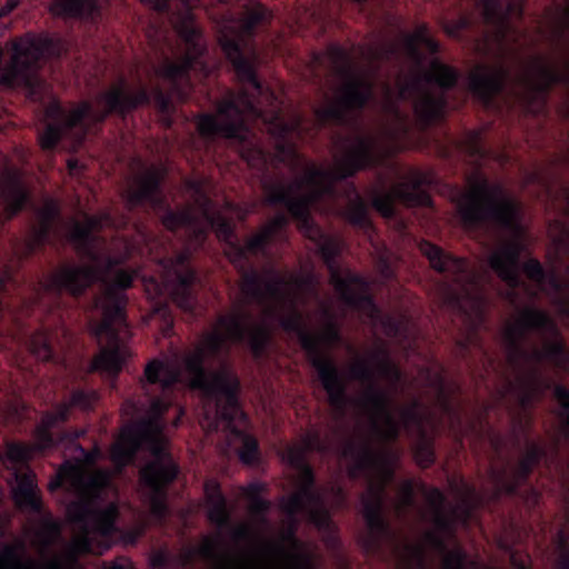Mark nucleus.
<instances>
[{"label": "nucleus", "instance_id": "nucleus-1", "mask_svg": "<svg viewBox=\"0 0 569 569\" xmlns=\"http://www.w3.org/2000/svg\"><path fill=\"white\" fill-rule=\"evenodd\" d=\"M219 114L221 120L209 112L197 117L196 126L200 137L208 142L221 138L239 144L243 160L262 176L261 187L266 202L287 210V213H277L261 231L273 240L288 226L290 216L297 221L301 233L315 244L340 300L368 319L380 320L381 310L370 293V283L365 277L349 269L342 272L338 263L340 240L325 232L310 214L311 207L322 202L336 204L339 199H343L346 204L339 209L340 217L365 232L373 229L369 204L350 179L360 171L379 167L382 162L377 138L360 131L339 138L335 169L310 166L302 177L289 182L269 177L270 154L254 141V134L243 121L237 101H224L219 107Z\"/></svg>", "mask_w": 569, "mask_h": 569}, {"label": "nucleus", "instance_id": "nucleus-2", "mask_svg": "<svg viewBox=\"0 0 569 569\" xmlns=\"http://www.w3.org/2000/svg\"><path fill=\"white\" fill-rule=\"evenodd\" d=\"M181 381V369L171 359L153 358L144 367L140 379L141 389L148 399L124 401L126 415H139L126 425L110 448V460L121 471L134 462L138 452L146 448L152 460L140 470V479L174 481L179 466L173 460L162 437L164 415L171 407V393Z\"/></svg>", "mask_w": 569, "mask_h": 569}, {"label": "nucleus", "instance_id": "nucleus-3", "mask_svg": "<svg viewBox=\"0 0 569 569\" xmlns=\"http://www.w3.org/2000/svg\"><path fill=\"white\" fill-rule=\"evenodd\" d=\"M270 11L261 3L248 7L240 18V31L234 29L221 30L218 42L227 60L242 84H248L252 91L242 88L238 94H230L219 101L217 112L213 113L221 120L219 107L228 100L237 101L242 111L243 121L248 120L261 124L274 142V158L279 163L296 169L301 161L296 144L291 140L293 132L300 128V121H288L281 108L273 107L266 110L260 104V97L264 94V88L258 78L256 64L257 53L254 49L246 52L247 40L256 36L257 29L269 23Z\"/></svg>", "mask_w": 569, "mask_h": 569}, {"label": "nucleus", "instance_id": "nucleus-4", "mask_svg": "<svg viewBox=\"0 0 569 569\" xmlns=\"http://www.w3.org/2000/svg\"><path fill=\"white\" fill-rule=\"evenodd\" d=\"M67 485L80 489L79 499L71 501L67 507L69 518L80 528V535L67 547L64 556L51 560L43 568L31 558L23 559L20 552L23 548L21 542H0V569H81L79 557L93 550L91 536L110 539L118 532L117 503L110 502L104 508L97 506L110 486V478L107 475L99 472L84 479L77 467L66 463L50 482L49 489L56 490Z\"/></svg>", "mask_w": 569, "mask_h": 569}, {"label": "nucleus", "instance_id": "nucleus-5", "mask_svg": "<svg viewBox=\"0 0 569 569\" xmlns=\"http://www.w3.org/2000/svg\"><path fill=\"white\" fill-rule=\"evenodd\" d=\"M341 456L352 461L349 469V476L352 479L363 476L371 480L376 471H383L388 479L393 477L388 461V452L376 448L368 436H361L358 440H346ZM360 500L362 517L367 526V533L361 539L362 547L367 553H381L383 545L396 539L391 523L385 515L386 481H370L367 492L361 496Z\"/></svg>", "mask_w": 569, "mask_h": 569}, {"label": "nucleus", "instance_id": "nucleus-6", "mask_svg": "<svg viewBox=\"0 0 569 569\" xmlns=\"http://www.w3.org/2000/svg\"><path fill=\"white\" fill-rule=\"evenodd\" d=\"M217 325L223 332L216 330L208 333L201 345L183 356L182 366L189 387L203 392L208 397L216 398V406H218L220 417L228 422H232L240 412V379L227 360L220 361L219 369L217 370L208 369L206 363L209 358L219 359L222 353H229L230 347L227 345V341L243 345L249 350L250 348L246 341H233L229 337L227 329L219 323V317L217 318Z\"/></svg>", "mask_w": 569, "mask_h": 569}, {"label": "nucleus", "instance_id": "nucleus-7", "mask_svg": "<svg viewBox=\"0 0 569 569\" xmlns=\"http://www.w3.org/2000/svg\"><path fill=\"white\" fill-rule=\"evenodd\" d=\"M114 262L112 258L106 257V268L101 267L103 276L98 282L106 286L101 302L102 319L92 326V333L99 341H103L104 346L100 348L90 365L91 371L100 372L111 380L117 379L130 357L129 348L116 326H126L127 296L123 291L132 286L134 279L133 271L120 269L112 280L107 282L106 272L113 267Z\"/></svg>", "mask_w": 569, "mask_h": 569}, {"label": "nucleus", "instance_id": "nucleus-8", "mask_svg": "<svg viewBox=\"0 0 569 569\" xmlns=\"http://www.w3.org/2000/svg\"><path fill=\"white\" fill-rule=\"evenodd\" d=\"M508 360L520 369L523 360L537 365L548 360L557 369L569 371V349L557 323L549 313L536 307H526L517 321L503 332Z\"/></svg>", "mask_w": 569, "mask_h": 569}, {"label": "nucleus", "instance_id": "nucleus-9", "mask_svg": "<svg viewBox=\"0 0 569 569\" xmlns=\"http://www.w3.org/2000/svg\"><path fill=\"white\" fill-rule=\"evenodd\" d=\"M101 228V220L87 217L84 222L74 221L69 232V239L80 254L88 258L90 264L64 263L38 283L34 303L42 306L43 298L54 299L57 308L63 293L72 298L81 297L91 286L102 279V256L96 250L94 230Z\"/></svg>", "mask_w": 569, "mask_h": 569}, {"label": "nucleus", "instance_id": "nucleus-10", "mask_svg": "<svg viewBox=\"0 0 569 569\" xmlns=\"http://www.w3.org/2000/svg\"><path fill=\"white\" fill-rule=\"evenodd\" d=\"M469 186L458 204L465 228L478 230L493 227L512 233L519 229L521 204L503 184L492 183L481 172H476L469 178Z\"/></svg>", "mask_w": 569, "mask_h": 569}, {"label": "nucleus", "instance_id": "nucleus-11", "mask_svg": "<svg viewBox=\"0 0 569 569\" xmlns=\"http://www.w3.org/2000/svg\"><path fill=\"white\" fill-rule=\"evenodd\" d=\"M111 87L98 97L101 109H94L90 102L83 101L71 110L62 123H48L39 133V143L44 151H53L62 137L72 134L77 143H82L91 124L103 123L111 114L126 118L131 110L149 101L144 89L137 93L127 92L123 87Z\"/></svg>", "mask_w": 569, "mask_h": 569}, {"label": "nucleus", "instance_id": "nucleus-12", "mask_svg": "<svg viewBox=\"0 0 569 569\" xmlns=\"http://www.w3.org/2000/svg\"><path fill=\"white\" fill-rule=\"evenodd\" d=\"M33 439L34 443L32 445L9 443L2 460L4 463L9 462L14 469L16 486L12 488V499L17 509L28 516L36 537L41 543L48 546L60 535V525L43 503L34 472L30 468L24 471L18 469V466L26 465L34 452H43L49 449L39 448L36 430L33 431Z\"/></svg>", "mask_w": 569, "mask_h": 569}, {"label": "nucleus", "instance_id": "nucleus-13", "mask_svg": "<svg viewBox=\"0 0 569 569\" xmlns=\"http://www.w3.org/2000/svg\"><path fill=\"white\" fill-rule=\"evenodd\" d=\"M326 56L332 71L345 83L335 101L315 109V117L321 127L356 126L357 117L375 100V84L355 73L351 54L343 47L330 44Z\"/></svg>", "mask_w": 569, "mask_h": 569}, {"label": "nucleus", "instance_id": "nucleus-14", "mask_svg": "<svg viewBox=\"0 0 569 569\" xmlns=\"http://www.w3.org/2000/svg\"><path fill=\"white\" fill-rule=\"evenodd\" d=\"M460 78V72L439 59L430 62V70L422 78L399 81L395 90L397 102L413 101L417 126L426 131L445 120L448 107L447 93Z\"/></svg>", "mask_w": 569, "mask_h": 569}, {"label": "nucleus", "instance_id": "nucleus-15", "mask_svg": "<svg viewBox=\"0 0 569 569\" xmlns=\"http://www.w3.org/2000/svg\"><path fill=\"white\" fill-rule=\"evenodd\" d=\"M433 270L443 274L446 281L442 287V305L448 310L463 318H470L471 311L482 315L485 299L482 297L478 276L470 268L469 261L446 252L441 247L425 241L420 247Z\"/></svg>", "mask_w": 569, "mask_h": 569}, {"label": "nucleus", "instance_id": "nucleus-16", "mask_svg": "<svg viewBox=\"0 0 569 569\" xmlns=\"http://www.w3.org/2000/svg\"><path fill=\"white\" fill-rule=\"evenodd\" d=\"M271 277L264 279L259 273L258 295L244 290L240 280V297L232 303L230 312L219 316V323L227 329L229 337L237 342H248L254 359H261L267 351L270 333L262 325L253 323L250 305H263L270 298H279L288 286L286 276L270 269Z\"/></svg>", "mask_w": 569, "mask_h": 569}, {"label": "nucleus", "instance_id": "nucleus-17", "mask_svg": "<svg viewBox=\"0 0 569 569\" xmlns=\"http://www.w3.org/2000/svg\"><path fill=\"white\" fill-rule=\"evenodd\" d=\"M279 323L286 332L298 337L328 396L329 405L340 417H343L349 406V396L347 382L335 360L321 352L319 338L307 328L300 311L295 309L289 315L282 316Z\"/></svg>", "mask_w": 569, "mask_h": 569}, {"label": "nucleus", "instance_id": "nucleus-18", "mask_svg": "<svg viewBox=\"0 0 569 569\" xmlns=\"http://www.w3.org/2000/svg\"><path fill=\"white\" fill-rule=\"evenodd\" d=\"M161 246V251L151 254L160 268L163 287L170 292L173 302L184 312L194 315L198 307L196 287L199 283L197 271L191 266L189 248L176 249L171 243L154 239L151 251Z\"/></svg>", "mask_w": 569, "mask_h": 569}, {"label": "nucleus", "instance_id": "nucleus-19", "mask_svg": "<svg viewBox=\"0 0 569 569\" xmlns=\"http://www.w3.org/2000/svg\"><path fill=\"white\" fill-rule=\"evenodd\" d=\"M198 1L181 0V3L189 10L177 24V32L184 44V52L179 61L166 59L158 70V74L168 81L181 98L184 96V87H191L190 73L192 71L208 72L207 63L203 60L207 47L202 41V31L190 12Z\"/></svg>", "mask_w": 569, "mask_h": 569}, {"label": "nucleus", "instance_id": "nucleus-20", "mask_svg": "<svg viewBox=\"0 0 569 569\" xmlns=\"http://www.w3.org/2000/svg\"><path fill=\"white\" fill-rule=\"evenodd\" d=\"M164 171L158 167L144 169L134 176L130 184L121 193L126 207L132 211L142 206H150L153 209H163L161 222L163 227L174 232L180 228L197 232L194 216L189 210H173L167 204L162 194Z\"/></svg>", "mask_w": 569, "mask_h": 569}, {"label": "nucleus", "instance_id": "nucleus-21", "mask_svg": "<svg viewBox=\"0 0 569 569\" xmlns=\"http://www.w3.org/2000/svg\"><path fill=\"white\" fill-rule=\"evenodd\" d=\"M350 375L355 380L367 385L360 405L370 416L372 433L382 441H397L405 429L392 412L395 398L377 383L375 372L366 361L355 363L350 368Z\"/></svg>", "mask_w": 569, "mask_h": 569}, {"label": "nucleus", "instance_id": "nucleus-22", "mask_svg": "<svg viewBox=\"0 0 569 569\" xmlns=\"http://www.w3.org/2000/svg\"><path fill=\"white\" fill-rule=\"evenodd\" d=\"M379 186L368 189L370 206L383 218L396 216V206L399 203L409 207H431L432 199L427 187L433 182V176L419 169H410L403 179L395 183L389 190L386 189L383 174L378 176Z\"/></svg>", "mask_w": 569, "mask_h": 569}, {"label": "nucleus", "instance_id": "nucleus-23", "mask_svg": "<svg viewBox=\"0 0 569 569\" xmlns=\"http://www.w3.org/2000/svg\"><path fill=\"white\" fill-rule=\"evenodd\" d=\"M98 399L99 396L96 390L77 388L71 392L68 401L58 403L53 411H44L36 427L39 448H54L59 442L76 446L77 440L86 433L83 429L66 430L59 437H56L52 430L69 420L72 409L93 410Z\"/></svg>", "mask_w": 569, "mask_h": 569}, {"label": "nucleus", "instance_id": "nucleus-24", "mask_svg": "<svg viewBox=\"0 0 569 569\" xmlns=\"http://www.w3.org/2000/svg\"><path fill=\"white\" fill-rule=\"evenodd\" d=\"M287 506V500L281 499L280 510L286 515L287 523L280 535V541L269 542L267 550L278 560L280 569H317L315 552L297 536L300 526L299 515L306 517V511L297 510L290 513Z\"/></svg>", "mask_w": 569, "mask_h": 569}, {"label": "nucleus", "instance_id": "nucleus-25", "mask_svg": "<svg viewBox=\"0 0 569 569\" xmlns=\"http://www.w3.org/2000/svg\"><path fill=\"white\" fill-rule=\"evenodd\" d=\"M525 248L521 240H509L488 258L489 267L511 290H516L522 284L520 270L528 279L540 286L545 284L547 280V271L538 259L530 258L521 263L520 257Z\"/></svg>", "mask_w": 569, "mask_h": 569}, {"label": "nucleus", "instance_id": "nucleus-26", "mask_svg": "<svg viewBox=\"0 0 569 569\" xmlns=\"http://www.w3.org/2000/svg\"><path fill=\"white\" fill-rule=\"evenodd\" d=\"M548 458V449L537 442H528L525 455L519 459L511 471L507 468L490 467L489 475L497 496L507 495L517 497L520 488L526 485L533 470Z\"/></svg>", "mask_w": 569, "mask_h": 569}, {"label": "nucleus", "instance_id": "nucleus-27", "mask_svg": "<svg viewBox=\"0 0 569 569\" xmlns=\"http://www.w3.org/2000/svg\"><path fill=\"white\" fill-rule=\"evenodd\" d=\"M272 242L270 236L259 231L247 238L244 243L239 240L229 244L227 258L243 280L244 290L251 295H258L259 271L252 266L251 259L258 257H268V248Z\"/></svg>", "mask_w": 569, "mask_h": 569}, {"label": "nucleus", "instance_id": "nucleus-28", "mask_svg": "<svg viewBox=\"0 0 569 569\" xmlns=\"http://www.w3.org/2000/svg\"><path fill=\"white\" fill-rule=\"evenodd\" d=\"M38 222L32 224L28 234L23 238H16L12 243L14 258L19 263L42 250L51 239L56 223L60 220L61 208L53 199H48L43 207L37 212Z\"/></svg>", "mask_w": 569, "mask_h": 569}, {"label": "nucleus", "instance_id": "nucleus-29", "mask_svg": "<svg viewBox=\"0 0 569 569\" xmlns=\"http://www.w3.org/2000/svg\"><path fill=\"white\" fill-rule=\"evenodd\" d=\"M288 459L291 466L300 470V486L292 495L281 498L287 500V510L290 513L305 510L307 515L325 508L322 495L316 488L313 470L307 463L303 451L300 448H290Z\"/></svg>", "mask_w": 569, "mask_h": 569}, {"label": "nucleus", "instance_id": "nucleus-30", "mask_svg": "<svg viewBox=\"0 0 569 569\" xmlns=\"http://www.w3.org/2000/svg\"><path fill=\"white\" fill-rule=\"evenodd\" d=\"M510 81L511 73L503 66L495 69L479 66L476 71L470 73L468 87L476 99L485 106H490L495 98L506 90Z\"/></svg>", "mask_w": 569, "mask_h": 569}, {"label": "nucleus", "instance_id": "nucleus-31", "mask_svg": "<svg viewBox=\"0 0 569 569\" xmlns=\"http://www.w3.org/2000/svg\"><path fill=\"white\" fill-rule=\"evenodd\" d=\"M519 81L546 102L553 87L567 84L569 76L560 72L538 56L531 60L528 69L520 76Z\"/></svg>", "mask_w": 569, "mask_h": 569}, {"label": "nucleus", "instance_id": "nucleus-32", "mask_svg": "<svg viewBox=\"0 0 569 569\" xmlns=\"http://www.w3.org/2000/svg\"><path fill=\"white\" fill-rule=\"evenodd\" d=\"M556 386L561 385L553 383L546 379L537 366L520 373L515 383L509 382V387L515 389L518 405L522 410H527L532 407L535 401L539 399L546 390L552 389V392L555 393Z\"/></svg>", "mask_w": 569, "mask_h": 569}, {"label": "nucleus", "instance_id": "nucleus-33", "mask_svg": "<svg viewBox=\"0 0 569 569\" xmlns=\"http://www.w3.org/2000/svg\"><path fill=\"white\" fill-rule=\"evenodd\" d=\"M202 216L207 222V227L199 228L197 226V240L204 241L208 234V229H211L216 233L217 238L224 243V253L228 256L229 244L238 240L233 223L220 211L212 210L211 200L208 197L203 198Z\"/></svg>", "mask_w": 569, "mask_h": 569}, {"label": "nucleus", "instance_id": "nucleus-34", "mask_svg": "<svg viewBox=\"0 0 569 569\" xmlns=\"http://www.w3.org/2000/svg\"><path fill=\"white\" fill-rule=\"evenodd\" d=\"M306 519L321 533L326 548L338 556L341 568L346 569L348 563L340 555L341 540L338 535V529L332 521L327 508L325 507L322 509L313 510L310 513H307Z\"/></svg>", "mask_w": 569, "mask_h": 569}, {"label": "nucleus", "instance_id": "nucleus-35", "mask_svg": "<svg viewBox=\"0 0 569 569\" xmlns=\"http://www.w3.org/2000/svg\"><path fill=\"white\" fill-rule=\"evenodd\" d=\"M99 10L97 0H49L48 11L61 20H83Z\"/></svg>", "mask_w": 569, "mask_h": 569}, {"label": "nucleus", "instance_id": "nucleus-36", "mask_svg": "<svg viewBox=\"0 0 569 569\" xmlns=\"http://www.w3.org/2000/svg\"><path fill=\"white\" fill-rule=\"evenodd\" d=\"M365 361V359H361ZM360 362L358 360L356 363ZM370 369L372 370L371 363H375L379 375L385 378L392 392L388 391L392 397L403 382L402 370L392 361L389 355V350L383 345L378 346L369 355V360H366Z\"/></svg>", "mask_w": 569, "mask_h": 569}, {"label": "nucleus", "instance_id": "nucleus-37", "mask_svg": "<svg viewBox=\"0 0 569 569\" xmlns=\"http://www.w3.org/2000/svg\"><path fill=\"white\" fill-rule=\"evenodd\" d=\"M1 199L8 219L21 212L31 201L29 191L17 174H11L2 186Z\"/></svg>", "mask_w": 569, "mask_h": 569}, {"label": "nucleus", "instance_id": "nucleus-38", "mask_svg": "<svg viewBox=\"0 0 569 569\" xmlns=\"http://www.w3.org/2000/svg\"><path fill=\"white\" fill-rule=\"evenodd\" d=\"M427 379L429 386L436 392V405L440 411L448 416L452 423H460V410L453 402V391L447 386L446 378L442 373H431L428 371Z\"/></svg>", "mask_w": 569, "mask_h": 569}, {"label": "nucleus", "instance_id": "nucleus-39", "mask_svg": "<svg viewBox=\"0 0 569 569\" xmlns=\"http://www.w3.org/2000/svg\"><path fill=\"white\" fill-rule=\"evenodd\" d=\"M427 538L430 545L442 555V569H466L469 565L478 569L477 562L470 561L461 547L449 550L445 539L435 532H429Z\"/></svg>", "mask_w": 569, "mask_h": 569}, {"label": "nucleus", "instance_id": "nucleus-40", "mask_svg": "<svg viewBox=\"0 0 569 569\" xmlns=\"http://www.w3.org/2000/svg\"><path fill=\"white\" fill-rule=\"evenodd\" d=\"M483 19L489 24H505L515 13L521 14V7L515 0H477Z\"/></svg>", "mask_w": 569, "mask_h": 569}, {"label": "nucleus", "instance_id": "nucleus-41", "mask_svg": "<svg viewBox=\"0 0 569 569\" xmlns=\"http://www.w3.org/2000/svg\"><path fill=\"white\" fill-rule=\"evenodd\" d=\"M217 416L220 420L226 422L228 428L230 429V431L237 438H239L241 440V447L238 450V457H239L240 461L248 466H252V465L257 463L259 461V457H260V449H259L258 440L253 436L234 427L233 423L236 420H233L232 422H228L220 417L218 411H217ZM238 417H243V418L246 417V415L243 413V411L241 409L234 419H237Z\"/></svg>", "mask_w": 569, "mask_h": 569}, {"label": "nucleus", "instance_id": "nucleus-42", "mask_svg": "<svg viewBox=\"0 0 569 569\" xmlns=\"http://www.w3.org/2000/svg\"><path fill=\"white\" fill-rule=\"evenodd\" d=\"M141 481L150 490L149 505L151 515L158 521H164L169 513L167 489L173 481H166L162 479H148Z\"/></svg>", "mask_w": 569, "mask_h": 569}, {"label": "nucleus", "instance_id": "nucleus-43", "mask_svg": "<svg viewBox=\"0 0 569 569\" xmlns=\"http://www.w3.org/2000/svg\"><path fill=\"white\" fill-rule=\"evenodd\" d=\"M393 551L397 569H426V551L422 546L406 542L396 545Z\"/></svg>", "mask_w": 569, "mask_h": 569}, {"label": "nucleus", "instance_id": "nucleus-44", "mask_svg": "<svg viewBox=\"0 0 569 569\" xmlns=\"http://www.w3.org/2000/svg\"><path fill=\"white\" fill-rule=\"evenodd\" d=\"M425 406L418 398H413L407 406L400 407L399 420L402 422L407 432L418 431L419 435L426 433L425 425Z\"/></svg>", "mask_w": 569, "mask_h": 569}, {"label": "nucleus", "instance_id": "nucleus-45", "mask_svg": "<svg viewBox=\"0 0 569 569\" xmlns=\"http://www.w3.org/2000/svg\"><path fill=\"white\" fill-rule=\"evenodd\" d=\"M122 82H124L123 87L126 88L124 90L127 92L137 93L141 89H144L148 92L149 101L147 103L140 104V107L150 104L151 99H152L154 107L162 116L169 117L173 112L174 106L172 103L171 96L168 92H166L163 89H161L160 87L154 88L152 96H151V93L144 86H140L136 90H131L126 78H123V77H121L119 79L118 83L114 87H120ZM138 108H139V106L136 108V110ZM133 111H134V109H133ZM130 112H132V110Z\"/></svg>", "mask_w": 569, "mask_h": 569}, {"label": "nucleus", "instance_id": "nucleus-46", "mask_svg": "<svg viewBox=\"0 0 569 569\" xmlns=\"http://www.w3.org/2000/svg\"><path fill=\"white\" fill-rule=\"evenodd\" d=\"M197 557L208 561H214L217 569H236L226 561H222V557L218 551V542L216 540L207 538L202 545L193 548ZM237 569H260L251 562L242 561Z\"/></svg>", "mask_w": 569, "mask_h": 569}, {"label": "nucleus", "instance_id": "nucleus-47", "mask_svg": "<svg viewBox=\"0 0 569 569\" xmlns=\"http://www.w3.org/2000/svg\"><path fill=\"white\" fill-rule=\"evenodd\" d=\"M31 353L43 362L54 361L56 352L51 345L50 335L44 329L34 331L29 338Z\"/></svg>", "mask_w": 569, "mask_h": 569}, {"label": "nucleus", "instance_id": "nucleus-48", "mask_svg": "<svg viewBox=\"0 0 569 569\" xmlns=\"http://www.w3.org/2000/svg\"><path fill=\"white\" fill-rule=\"evenodd\" d=\"M383 98L381 101L382 112L403 127L407 130L408 116L401 110L400 103L397 102L395 89L387 82L382 84Z\"/></svg>", "mask_w": 569, "mask_h": 569}, {"label": "nucleus", "instance_id": "nucleus-49", "mask_svg": "<svg viewBox=\"0 0 569 569\" xmlns=\"http://www.w3.org/2000/svg\"><path fill=\"white\" fill-rule=\"evenodd\" d=\"M322 316L325 318L323 329L318 335L313 333L316 337L319 338L320 350H322V345L333 347L342 341L341 329L338 321L335 318V315L330 311V309L323 308ZM321 352L326 356L323 351ZM329 358L331 357L329 356Z\"/></svg>", "mask_w": 569, "mask_h": 569}, {"label": "nucleus", "instance_id": "nucleus-50", "mask_svg": "<svg viewBox=\"0 0 569 569\" xmlns=\"http://www.w3.org/2000/svg\"><path fill=\"white\" fill-rule=\"evenodd\" d=\"M415 456L417 462L422 468H428L435 463L436 453L433 449V441L427 436V433L420 435V439L415 448Z\"/></svg>", "mask_w": 569, "mask_h": 569}, {"label": "nucleus", "instance_id": "nucleus-51", "mask_svg": "<svg viewBox=\"0 0 569 569\" xmlns=\"http://www.w3.org/2000/svg\"><path fill=\"white\" fill-rule=\"evenodd\" d=\"M399 46L393 42H383L370 50V57L376 62H389L399 57Z\"/></svg>", "mask_w": 569, "mask_h": 569}, {"label": "nucleus", "instance_id": "nucleus-52", "mask_svg": "<svg viewBox=\"0 0 569 569\" xmlns=\"http://www.w3.org/2000/svg\"><path fill=\"white\" fill-rule=\"evenodd\" d=\"M208 519L211 523L218 528L223 529L230 526V511L228 509V502H219L216 506H209Z\"/></svg>", "mask_w": 569, "mask_h": 569}, {"label": "nucleus", "instance_id": "nucleus-53", "mask_svg": "<svg viewBox=\"0 0 569 569\" xmlns=\"http://www.w3.org/2000/svg\"><path fill=\"white\" fill-rule=\"evenodd\" d=\"M465 149L468 154L476 160H483L487 157V150L482 143L481 133L478 131L469 132L465 140Z\"/></svg>", "mask_w": 569, "mask_h": 569}, {"label": "nucleus", "instance_id": "nucleus-54", "mask_svg": "<svg viewBox=\"0 0 569 569\" xmlns=\"http://www.w3.org/2000/svg\"><path fill=\"white\" fill-rule=\"evenodd\" d=\"M381 323L388 336L392 338H402L407 332V319L405 317L385 316Z\"/></svg>", "mask_w": 569, "mask_h": 569}, {"label": "nucleus", "instance_id": "nucleus-55", "mask_svg": "<svg viewBox=\"0 0 569 569\" xmlns=\"http://www.w3.org/2000/svg\"><path fill=\"white\" fill-rule=\"evenodd\" d=\"M426 490V498L433 511L445 510L447 498L445 493L437 487H432L427 490L426 486L422 485Z\"/></svg>", "mask_w": 569, "mask_h": 569}, {"label": "nucleus", "instance_id": "nucleus-56", "mask_svg": "<svg viewBox=\"0 0 569 569\" xmlns=\"http://www.w3.org/2000/svg\"><path fill=\"white\" fill-rule=\"evenodd\" d=\"M249 503L250 513L258 518L261 522H267V513L271 508L270 501L264 498H259L250 500Z\"/></svg>", "mask_w": 569, "mask_h": 569}, {"label": "nucleus", "instance_id": "nucleus-57", "mask_svg": "<svg viewBox=\"0 0 569 569\" xmlns=\"http://www.w3.org/2000/svg\"><path fill=\"white\" fill-rule=\"evenodd\" d=\"M70 112L71 110L67 111L59 100H52L46 108V116L53 121L52 123H62Z\"/></svg>", "mask_w": 569, "mask_h": 569}, {"label": "nucleus", "instance_id": "nucleus-58", "mask_svg": "<svg viewBox=\"0 0 569 569\" xmlns=\"http://www.w3.org/2000/svg\"><path fill=\"white\" fill-rule=\"evenodd\" d=\"M149 561L153 569H166L172 566L173 558L167 550L160 549L151 553Z\"/></svg>", "mask_w": 569, "mask_h": 569}, {"label": "nucleus", "instance_id": "nucleus-59", "mask_svg": "<svg viewBox=\"0 0 569 569\" xmlns=\"http://www.w3.org/2000/svg\"><path fill=\"white\" fill-rule=\"evenodd\" d=\"M472 26V20L468 16H461L456 21H452L447 24L446 31L449 36L459 38L461 33Z\"/></svg>", "mask_w": 569, "mask_h": 569}, {"label": "nucleus", "instance_id": "nucleus-60", "mask_svg": "<svg viewBox=\"0 0 569 569\" xmlns=\"http://www.w3.org/2000/svg\"><path fill=\"white\" fill-rule=\"evenodd\" d=\"M402 47L406 52V56L415 61L417 64H420L422 61V53L420 51V46L416 43V39L413 37L403 36Z\"/></svg>", "mask_w": 569, "mask_h": 569}, {"label": "nucleus", "instance_id": "nucleus-61", "mask_svg": "<svg viewBox=\"0 0 569 569\" xmlns=\"http://www.w3.org/2000/svg\"><path fill=\"white\" fill-rule=\"evenodd\" d=\"M401 509L410 508L416 502V489L412 480H406L400 488Z\"/></svg>", "mask_w": 569, "mask_h": 569}, {"label": "nucleus", "instance_id": "nucleus-62", "mask_svg": "<svg viewBox=\"0 0 569 569\" xmlns=\"http://www.w3.org/2000/svg\"><path fill=\"white\" fill-rule=\"evenodd\" d=\"M559 549L560 553L557 559V569H569V545L566 540L565 532H559Z\"/></svg>", "mask_w": 569, "mask_h": 569}, {"label": "nucleus", "instance_id": "nucleus-63", "mask_svg": "<svg viewBox=\"0 0 569 569\" xmlns=\"http://www.w3.org/2000/svg\"><path fill=\"white\" fill-rule=\"evenodd\" d=\"M157 312L162 317V335L169 337L173 330V317L167 306L157 309Z\"/></svg>", "mask_w": 569, "mask_h": 569}, {"label": "nucleus", "instance_id": "nucleus-64", "mask_svg": "<svg viewBox=\"0 0 569 569\" xmlns=\"http://www.w3.org/2000/svg\"><path fill=\"white\" fill-rule=\"evenodd\" d=\"M76 449L80 451V453L83 458V461L87 465H94L101 457V450L98 447V445H94L93 448L90 450H87L83 447H81L80 445H77Z\"/></svg>", "mask_w": 569, "mask_h": 569}]
</instances>
